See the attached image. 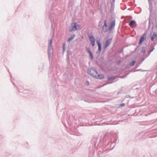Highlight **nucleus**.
<instances>
[{
    "instance_id": "obj_1",
    "label": "nucleus",
    "mask_w": 157,
    "mask_h": 157,
    "mask_svg": "<svg viewBox=\"0 0 157 157\" xmlns=\"http://www.w3.org/2000/svg\"><path fill=\"white\" fill-rule=\"evenodd\" d=\"M90 74L92 76L95 77L97 78L102 79L104 78V75H100L98 74L97 71L94 69H91L90 71Z\"/></svg>"
},
{
    "instance_id": "obj_2",
    "label": "nucleus",
    "mask_w": 157,
    "mask_h": 157,
    "mask_svg": "<svg viewBox=\"0 0 157 157\" xmlns=\"http://www.w3.org/2000/svg\"><path fill=\"white\" fill-rule=\"evenodd\" d=\"M71 26H72V29H70V31H75L79 29L81 27L80 25L75 23H73L71 24Z\"/></svg>"
},
{
    "instance_id": "obj_3",
    "label": "nucleus",
    "mask_w": 157,
    "mask_h": 157,
    "mask_svg": "<svg viewBox=\"0 0 157 157\" xmlns=\"http://www.w3.org/2000/svg\"><path fill=\"white\" fill-rule=\"evenodd\" d=\"M91 44L93 46L95 45V39L93 36H91L89 37Z\"/></svg>"
},
{
    "instance_id": "obj_4",
    "label": "nucleus",
    "mask_w": 157,
    "mask_h": 157,
    "mask_svg": "<svg viewBox=\"0 0 157 157\" xmlns=\"http://www.w3.org/2000/svg\"><path fill=\"white\" fill-rule=\"evenodd\" d=\"M147 38L146 34L145 33H144L141 37L139 41V44H141L142 42L146 39Z\"/></svg>"
},
{
    "instance_id": "obj_5",
    "label": "nucleus",
    "mask_w": 157,
    "mask_h": 157,
    "mask_svg": "<svg viewBox=\"0 0 157 157\" xmlns=\"http://www.w3.org/2000/svg\"><path fill=\"white\" fill-rule=\"evenodd\" d=\"M112 41L111 39H109L107 40L105 42V45L104 47V48H106L111 43Z\"/></svg>"
},
{
    "instance_id": "obj_6",
    "label": "nucleus",
    "mask_w": 157,
    "mask_h": 157,
    "mask_svg": "<svg viewBox=\"0 0 157 157\" xmlns=\"http://www.w3.org/2000/svg\"><path fill=\"white\" fill-rule=\"evenodd\" d=\"M86 50L89 54L91 58V59H93V56L89 48L88 47H86Z\"/></svg>"
},
{
    "instance_id": "obj_7",
    "label": "nucleus",
    "mask_w": 157,
    "mask_h": 157,
    "mask_svg": "<svg viewBox=\"0 0 157 157\" xmlns=\"http://www.w3.org/2000/svg\"><path fill=\"white\" fill-rule=\"evenodd\" d=\"M98 47V50L100 52L101 51V45L99 42L98 41L97 42Z\"/></svg>"
},
{
    "instance_id": "obj_8",
    "label": "nucleus",
    "mask_w": 157,
    "mask_h": 157,
    "mask_svg": "<svg viewBox=\"0 0 157 157\" xmlns=\"http://www.w3.org/2000/svg\"><path fill=\"white\" fill-rule=\"evenodd\" d=\"M136 23L135 21L134 20L131 21L129 23V25L131 27H132Z\"/></svg>"
},
{
    "instance_id": "obj_9",
    "label": "nucleus",
    "mask_w": 157,
    "mask_h": 157,
    "mask_svg": "<svg viewBox=\"0 0 157 157\" xmlns=\"http://www.w3.org/2000/svg\"><path fill=\"white\" fill-rule=\"evenodd\" d=\"M115 21H113L111 23L110 26V28L111 29H112L115 26Z\"/></svg>"
},
{
    "instance_id": "obj_10",
    "label": "nucleus",
    "mask_w": 157,
    "mask_h": 157,
    "mask_svg": "<svg viewBox=\"0 0 157 157\" xmlns=\"http://www.w3.org/2000/svg\"><path fill=\"white\" fill-rule=\"evenodd\" d=\"M75 37V35H73L72 36L69 38L68 39V42H69L71 40L73 39Z\"/></svg>"
},
{
    "instance_id": "obj_11",
    "label": "nucleus",
    "mask_w": 157,
    "mask_h": 157,
    "mask_svg": "<svg viewBox=\"0 0 157 157\" xmlns=\"http://www.w3.org/2000/svg\"><path fill=\"white\" fill-rule=\"evenodd\" d=\"M157 36L154 33V34L151 37V40L152 41H154V38Z\"/></svg>"
},
{
    "instance_id": "obj_12",
    "label": "nucleus",
    "mask_w": 157,
    "mask_h": 157,
    "mask_svg": "<svg viewBox=\"0 0 157 157\" xmlns=\"http://www.w3.org/2000/svg\"><path fill=\"white\" fill-rule=\"evenodd\" d=\"M107 26V21L106 20H105L104 21V27H106Z\"/></svg>"
},
{
    "instance_id": "obj_13",
    "label": "nucleus",
    "mask_w": 157,
    "mask_h": 157,
    "mask_svg": "<svg viewBox=\"0 0 157 157\" xmlns=\"http://www.w3.org/2000/svg\"><path fill=\"white\" fill-rule=\"evenodd\" d=\"M135 63V61H133L132 62L130 63V65L131 66H133L134 65Z\"/></svg>"
},
{
    "instance_id": "obj_14",
    "label": "nucleus",
    "mask_w": 157,
    "mask_h": 157,
    "mask_svg": "<svg viewBox=\"0 0 157 157\" xmlns=\"http://www.w3.org/2000/svg\"><path fill=\"white\" fill-rule=\"evenodd\" d=\"M125 104H124V103H123V104H121V106H125Z\"/></svg>"
},
{
    "instance_id": "obj_15",
    "label": "nucleus",
    "mask_w": 157,
    "mask_h": 157,
    "mask_svg": "<svg viewBox=\"0 0 157 157\" xmlns=\"http://www.w3.org/2000/svg\"><path fill=\"white\" fill-rule=\"evenodd\" d=\"M153 49H154V48H153V49L152 50H151V51H149V53H150V52H152V51H153Z\"/></svg>"
},
{
    "instance_id": "obj_16",
    "label": "nucleus",
    "mask_w": 157,
    "mask_h": 157,
    "mask_svg": "<svg viewBox=\"0 0 157 157\" xmlns=\"http://www.w3.org/2000/svg\"><path fill=\"white\" fill-rule=\"evenodd\" d=\"M112 77H110L109 78H108V79L109 80H110L111 79H112Z\"/></svg>"
},
{
    "instance_id": "obj_17",
    "label": "nucleus",
    "mask_w": 157,
    "mask_h": 157,
    "mask_svg": "<svg viewBox=\"0 0 157 157\" xmlns=\"http://www.w3.org/2000/svg\"><path fill=\"white\" fill-rule=\"evenodd\" d=\"M49 41H50V44H51L52 43V40H49Z\"/></svg>"
}]
</instances>
